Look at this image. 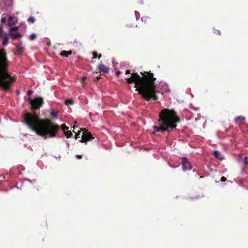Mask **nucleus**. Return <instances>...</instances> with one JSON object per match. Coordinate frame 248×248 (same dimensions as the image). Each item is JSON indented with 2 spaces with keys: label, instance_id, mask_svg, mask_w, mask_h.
<instances>
[{
  "label": "nucleus",
  "instance_id": "nucleus-25",
  "mask_svg": "<svg viewBox=\"0 0 248 248\" xmlns=\"http://www.w3.org/2000/svg\"><path fill=\"white\" fill-rule=\"evenodd\" d=\"M6 21V19L5 17H2L1 19V22L2 23H5Z\"/></svg>",
  "mask_w": 248,
  "mask_h": 248
},
{
  "label": "nucleus",
  "instance_id": "nucleus-4",
  "mask_svg": "<svg viewBox=\"0 0 248 248\" xmlns=\"http://www.w3.org/2000/svg\"><path fill=\"white\" fill-rule=\"evenodd\" d=\"M8 67L6 53L4 49H0V87L5 91L10 90L16 80V77L8 72Z\"/></svg>",
  "mask_w": 248,
  "mask_h": 248
},
{
  "label": "nucleus",
  "instance_id": "nucleus-18",
  "mask_svg": "<svg viewBox=\"0 0 248 248\" xmlns=\"http://www.w3.org/2000/svg\"><path fill=\"white\" fill-rule=\"evenodd\" d=\"M36 38V35L35 34V33H32L30 36V39L31 40H35Z\"/></svg>",
  "mask_w": 248,
  "mask_h": 248
},
{
  "label": "nucleus",
  "instance_id": "nucleus-9",
  "mask_svg": "<svg viewBox=\"0 0 248 248\" xmlns=\"http://www.w3.org/2000/svg\"><path fill=\"white\" fill-rule=\"evenodd\" d=\"M16 54L18 55H21L23 54L24 50V48L23 46H21L20 45H18L16 46Z\"/></svg>",
  "mask_w": 248,
  "mask_h": 248
},
{
  "label": "nucleus",
  "instance_id": "nucleus-32",
  "mask_svg": "<svg viewBox=\"0 0 248 248\" xmlns=\"http://www.w3.org/2000/svg\"><path fill=\"white\" fill-rule=\"evenodd\" d=\"M215 31H216V32H215L216 33L218 34L219 35L221 34L220 31L218 30H216Z\"/></svg>",
  "mask_w": 248,
  "mask_h": 248
},
{
  "label": "nucleus",
  "instance_id": "nucleus-13",
  "mask_svg": "<svg viewBox=\"0 0 248 248\" xmlns=\"http://www.w3.org/2000/svg\"><path fill=\"white\" fill-rule=\"evenodd\" d=\"M214 155L216 158H218L220 160H222L223 159V157L221 156L220 153L217 151H215L214 152Z\"/></svg>",
  "mask_w": 248,
  "mask_h": 248
},
{
  "label": "nucleus",
  "instance_id": "nucleus-20",
  "mask_svg": "<svg viewBox=\"0 0 248 248\" xmlns=\"http://www.w3.org/2000/svg\"><path fill=\"white\" fill-rule=\"evenodd\" d=\"M65 136L67 137V138H70L72 136V133L71 131H68L66 132H65Z\"/></svg>",
  "mask_w": 248,
  "mask_h": 248
},
{
  "label": "nucleus",
  "instance_id": "nucleus-38",
  "mask_svg": "<svg viewBox=\"0 0 248 248\" xmlns=\"http://www.w3.org/2000/svg\"><path fill=\"white\" fill-rule=\"evenodd\" d=\"M74 42L77 43V41L76 40H74Z\"/></svg>",
  "mask_w": 248,
  "mask_h": 248
},
{
  "label": "nucleus",
  "instance_id": "nucleus-27",
  "mask_svg": "<svg viewBox=\"0 0 248 248\" xmlns=\"http://www.w3.org/2000/svg\"><path fill=\"white\" fill-rule=\"evenodd\" d=\"M226 178L225 177L223 176L221 178L220 181L222 182H225L226 181Z\"/></svg>",
  "mask_w": 248,
  "mask_h": 248
},
{
  "label": "nucleus",
  "instance_id": "nucleus-14",
  "mask_svg": "<svg viewBox=\"0 0 248 248\" xmlns=\"http://www.w3.org/2000/svg\"><path fill=\"white\" fill-rule=\"evenodd\" d=\"M64 103L66 105H73L74 103V100L72 99H69L65 100Z\"/></svg>",
  "mask_w": 248,
  "mask_h": 248
},
{
  "label": "nucleus",
  "instance_id": "nucleus-7",
  "mask_svg": "<svg viewBox=\"0 0 248 248\" xmlns=\"http://www.w3.org/2000/svg\"><path fill=\"white\" fill-rule=\"evenodd\" d=\"M182 163L183 164V170L184 171L187 170H191L192 166L191 163L188 161L186 157H183L182 159Z\"/></svg>",
  "mask_w": 248,
  "mask_h": 248
},
{
  "label": "nucleus",
  "instance_id": "nucleus-6",
  "mask_svg": "<svg viewBox=\"0 0 248 248\" xmlns=\"http://www.w3.org/2000/svg\"><path fill=\"white\" fill-rule=\"evenodd\" d=\"M93 138V137L91 133L88 132L85 129H84V131L82 133L81 139L80 141L86 142L87 141L92 140Z\"/></svg>",
  "mask_w": 248,
  "mask_h": 248
},
{
  "label": "nucleus",
  "instance_id": "nucleus-28",
  "mask_svg": "<svg viewBox=\"0 0 248 248\" xmlns=\"http://www.w3.org/2000/svg\"><path fill=\"white\" fill-rule=\"evenodd\" d=\"M80 131H78V133L76 134V139H77L78 137V136L80 134Z\"/></svg>",
  "mask_w": 248,
  "mask_h": 248
},
{
  "label": "nucleus",
  "instance_id": "nucleus-11",
  "mask_svg": "<svg viewBox=\"0 0 248 248\" xmlns=\"http://www.w3.org/2000/svg\"><path fill=\"white\" fill-rule=\"evenodd\" d=\"M72 54V51L71 50H69V51H65V50H63L62 51L61 53H60V55L62 56V57H68L69 55H71Z\"/></svg>",
  "mask_w": 248,
  "mask_h": 248
},
{
  "label": "nucleus",
  "instance_id": "nucleus-2",
  "mask_svg": "<svg viewBox=\"0 0 248 248\" xmlns=\"http://www.w3.org/2000/svg\"><path fill=\"white\" fill-rule=\"evenodd\" d=\"M23 117L28 127L38 136L45 139L55 137L59 129L58 125L53 124L48 119H41L34 112H25Z\"/></svg>",
  "mask_w": 248,
  "mask_h": 248
},
{
  "label": "nucleus",
  "instance_id": "nucleus-33",
  "mask_svg": "<svg viewBox=\"0 0 248 248\" xmlns=\"http://www.w3.org/2000/svg\"><path fill=\"white\" fill-rule=\"evenodd\" d=\"M76 156L78 159H81L82 158V155H77Z\"/></svg>",
  "mask_w": 248,
  "mask_h": 248
},
{
  "label": "nucleus",
  "instance_id": "nucleus-26",
  "mask_svg": "<svg viewBox=\"0 0 248 248\" xmlns=\"http://www.w3.org/2000/svg\"><path fill=\"white\" fill-rule=\"evenodd\" d=\"M244 163H245V165H247L248 163V157L247 156L245 157V162H244Z\"/></svg>",
  "mask_w": 248,
  "mask_h": 248
},
{
  "label": "nucleus",
  "instance_id": "nucleus-5",
  "mask_svg": "<svg viewBox=\"0 0 248 248\" xmlns=\"http://www.w3.org/2000/svg\"><path fill=\"white\" fill-rule=\"evenodd\" d=\"M29 103L31 105V108H40L43 107L44 102L43 99L41 97H37L33 99H31L29 97L28 99Z\"/></svg>",
  "mask_w": 248,
  "mask_h": 248
},
{
  "label": "nucleus",
  "instance_id": "nucleus-10",
  "mask_svg": "<svg viewBox=\"0 0 248 248\" xmlns=\"http://www.w3.org/2000/svg\"><path fill=\"white\" fill-rule=\"evenodd\" d=\"M10 35L11 38L13 39H16L22 36V34L18 32H11Z\"/></svg>",
  "mask_w": 248,
  "mask_h": 248
},
{
  "label": "nucleus",
  "instance_id": "nucleus-22",
  "mask_svg": "<svg viewBox=\"0 0 248 248\" xmlns=\"http://www.w3.org/2000/svg\"><path fill=\"white\" fill-rule=\"evenodd\" d=\"M150 18H149L148 16H143V17H142L141 19H142V21L144 22L145 23H146L147 20L148 19H149Z\"/></svg>",
  "mask_w": 248,
  "mask_h": 248
},
{
  "label": "nucleus",
  "instance_id": "nucleus-17",
  "mask_svg": "<svg viewBox=\"0 0 248 248\" xmlns=\"http://www.w3.org/2000/svg\"><path fill=\"white\" fill-rule=\"evenodd\" d=\"M19 26H16V27H12L10 28V31L11 32L14 31H18L19 30Z\"/></svg>",
  "mask_w": 248,
  "mask_h": 248
},
{
  "label": "nucleus",
  "instance_id": "nucleus-16",
  "mask_svg": "<svg viewBox=\"0 0 248 248\" xmlns=\"http://www.w3.org/2000/svg\"><path fill=\"white\" fill-rule=\"evenodd\" d=\"M27 21L31 23H33L35 22V18L33 16H31L28 18Z\"/></svg>",
  "mask_w": 248,
  "mask_h": 248
},
{
  "label": "nucleus",
  "instance_id": "nucleus-24",
  "mask_svg": "<svg viewBox=\"0 0 248 248\" xmlns=\"http://www.w3.org/2000/svg\"><path fill=\"white\" fill-rule=\"evenodd\" d=\"M32 93H33V92L32 90H29L27 92V94L28 96H30Z\"/></svg>",
  "mask_w": 248,
  "mask_h": 248
},
{
  "label": "nucleus",
  "instance_id": "nucleus-37",
  "mask_svg": "<svg viewBox=\"0 0 248 248\" xmlns=\"http://www.w3.org/2000/svg\"><path fill=\"white\" fill-rule=\"evenodd\" d=\"M100 78H101L100 77H97L96 78V80L98 81Z\"/></svg>",
  "mask_w": 248,
  "mask_h": 248
},
{
  "label": "nucleus",
  "instance_id": "nucleus-30",
  "mask_svg": "<svg viewBox=\"0 0 248 248\" xmlns=\"http://www.w3.org/2000/svg\"><path fill=\"white\" fill-rule=\"evenodd\" d=\"M130 74V71L129 70H127L125 71V74Z\"/></svg>",
  "mask_w": 248,
  "mask_h": 248
},
{
  "label": "nucleus",
  "instance_id": "nucleus-19",
  "mask_svg": "<svg viewBox=\"0 0 248 248\" xmlns=\"http://www.w3.org/2000/svg\"><path fill=\"white\" fill-rule=\"evenodd\" d=\"M8 38L5 37L3 39L2 44L3 45H6L8 44Z\"/></svg>",
  "mask_w": 248,
  "mask_h": 248
},
{
  "label": "nucleus",
  "instance_id": "nucleus-31",
  "mask_svg": "<svg viewBox=\"0 0 248 248\" xmlns=\"http://www.w3.org/2000/svg\"><path fill=\"white\" fill-rule=\"evenodd\" d=\"M13 24H14V23H11L10 21L8 22V26H11Z\"/></svg>",
  "mask_w": 248,
  "mask_h": 248
},
{
  "label": "nucleus",
  "instance_id": "nucleus-35",
  "mask_svg": "<svg viewBox=\"0 0 248 248\" xmlns=\"http://www.w3.org/2000/svg\"><path fill=\"white\" fill-rule=\"evenodd\" d=\"M13 18L12 16H10V17L9 18V22L10 21H12L13 20Z\"/></svg>",
  "mask_w": 248,
  "mask_h": 248
},
{
  "label": "nucleus",
  "instance_id": "nucleus-3",
  "mask_svg": "<svg viewBox=\"0 0 248 248\" xmlns=\"http://www.w3.org/2000/svg\"><path fill=\"white\" fill-rule=\"evenodd\" d=\"M180 119L173 109H162L159 113V126H154V132L170 131L176 128Z\"/></svg>",
  "mask_w": 248,
  "mask_h": 248
},
{
  "label": "nucleus",
  "instance_id": "nucleus-34",
  "mask_svg": "<svg viewBox=\"0 0 248 248\" xmlns=\"http://www.w3.org/2000/svg\"><path fill=\"white\" fill-rule=\"evenodd\" d=\"M86 79H87V77H85V76H83V77H82V81H84V80H86Z\"/></svg>",
  "mask_w": 248,
  "mask_h": 248
},
{
  "label": "nucleus",
  "instance_id": "nucleus-15",
  "mask_svg": "<svg viewBox=\"0 0 248 248\" xmlns=\"http://www.w3.org/2000/svg\"><path fill=\"white\" fill-rule=\"evenodd\" d=\"M93 59L98 58L99 59L101 57V54L98 55L97 53L95 51L93 52Z\"/></svg>",
  "mask_w": 248,
  "mask_h": 248
},
{
  "label": "nucleus",
  "instance_id": "nucleus-23",
  "mask_svg": "<svg viewBox=\"0 0 248 248\" xmlns=\"http://www.w3.org/2000/svg\"><path fill=\"white\" fill-rule=\"evenodd\" d=\"M62 130L65 132V131L66 130H68V127H67L66 126L64 125H62Z\"/></svg>",
  "mask_w": 248,
  "mask_h": 248
},
{
  "label": "nucleus",
  "instance_id": "nucleus-1",
  "mask_svg": "<svg viewBox=\"0 0 248 248\" xmlns=\"http://www.w3.org/2000/svg\"><path fill=\"white\" fill-rule=\"evenodd\" d=\"M130 78H126L128 84L135 83L136 90L147 101L157 100L156 95L159 92L156 90L157 85L155 84L156 78L154 74L150 72H140V76L137 73L131 74Z\"/></svg>",
  "mask_w": 248,
  "mask_h": 248
},
{
  "label": "nucleus",
  "instance_id": "nucleus-21",
  "mask_svg": "<svg viewBox=\"0 0 248 248\" xmlns=\"http://www.w3.org/2000/svg\"><path fill=\"white\" fill-rule=\"evenodd\" d=\"M50 114L52 117H56L58 115V112L52 111L50 112Z\"/></svg>",
  "mask_w": 248,
  "mask_h": 248
},
{
  "label": "nucleus",
  "instance_id": "nucleus-12",
  "mask_svg": "<svg viewBox=\"0 0 248 248\" xmlns=\"http://www.w3.org/2000/svg\"><path fill=\"white\" fill-rule=\"evenodd\" d=\"M245 118L243 116H238L235 119L236 123L240 124L245 121Z\"/></svg>",
  "mask_w": 248,
  "mask_h": 248
},
{
  "label": "nucleus",
  "instance_id": "nucleus-36",
  "mask_svg": "<svg viewBox=\"0 0 248 248\" xmlns=\"http://www.w3.org/2000/svg\"><path fill=\"white\" fill-rule=\"evenodd\" d=\"M2 31V29L1 28H0V35L1 34Z\"/></svg>",
  "mask_w": 248,
  "mask_h": 248
},
{
  "label": "nucleus",
  "instance_id": "nucleus-39",
  "mask_svg": "<svg viewBox=\"0 0 248 248\" xmlns=\"http://www.w3.org/2000/svg\"><path fill=\"white\" fill-rule=\"evenodd\" d=\"M17 93L18 94H19V92L18 91L17 92Z\"/></svg>",
  "mask_w": 248,
  "mask_h": 248
},
{
  "label": "nucleus",
  "instance_id": "nucleus-29",
  "mask_svg": "<svg viewBox=\"0 0 248 248\" xmlns=\"http://www.w3.org/2000/svg\"><path fill=\"white\" fill-rule=\"evenodd\" d=\"M120 74H121V72L120 71H118L116 73L117 76H119Z\"/></svg>",
  "mask_w": 248,
  "mask_h": 248
},
{
  "label": "nucleus",
  "instance_id": "nucleus-8",
  "mask_svg": "<svg viewBox=\"0 0 248 248\" xmlns=\"http://www.w3.org/2000/svg\"><path fill=\"white\" fill-rule=\"evenodd\" d=\"M98 69L99 70V73L103 72L107 74L108 73L109 70V67L104 64H100L98 65Z\"/></svg>",
  "mask_w": 248,
  "mask_h": 248
}]
</instances>
